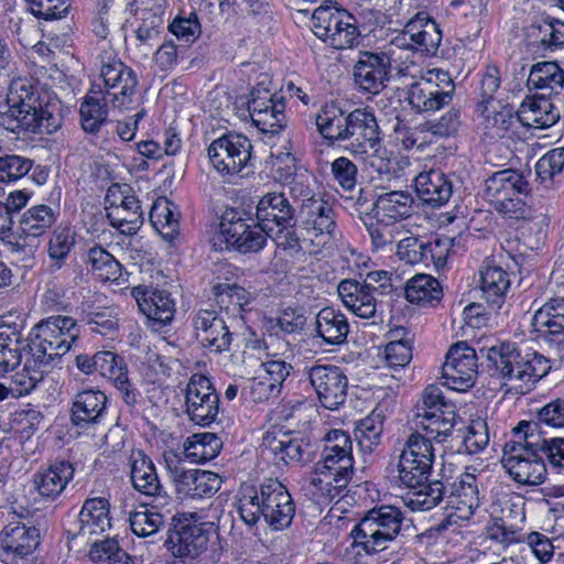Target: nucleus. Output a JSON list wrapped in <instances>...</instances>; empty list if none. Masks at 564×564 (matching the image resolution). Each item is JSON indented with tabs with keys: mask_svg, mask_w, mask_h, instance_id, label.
<instances>
[{
	"mask_svg": "<svg viewBox=\"0 0 564 564\" xmlns=\"http://www.w3.org/2000/svg\"><path fill=\"white\" fill-rule=\"evenodd\" d=\"M8 112L24 132L52 134L63 124L62 102L47 91L39 93L25 80H14L7 94Z\"/></svg>",
	"mask_w": 564,
	"mask_h": 564,
	"instance_id": "f257e3e1",
	"label": "nucleus"
},
{
	"mask_svg": "<svg viewBox=\"0 0 564 564\" xmlns=\"http://www.w3.org/2000/svg\"><path fill=\"white\" fill-rule=\"evenodd\" d=\"M480 352L485 354L508 392H530L551 369L550 360L543 355L536 351L521 354L510 343L481 348Z\"/></svg>",
	"mask_w": 564,
	"mask_h": 564,
	"instance_id": "f03ea898",
	"label": "nucleus"
},
{
	"mask_svg": "<svg viewBox=\"0 0 564 564\" xmlns=\"http://www.w3.org/2000/svg\"><path fill=\"white\" fill-rule=\"evenodd\" d=\"M242 521L254 525L263 518L272 530L288 528L295 514V505L285 486L278 479H267L259 488H246L239 498Z\"/></svg>",
	"mask_w": 564,
	"mask_h": 564,
	"instance_id": "7ed1b4c3",
	"label": "nucleus"
},
{
	"mask_svg": "<svg viewBox=\"0 0 564 564\" xmlns=\"http://www.w3.org/2000/svg\"><path fill=\"white\" fill-rule=\"evenodd\" d=\"M348 119L344 149L377 172L388 171L387 150L380 147V129L373 112L358 108L348 113Z\"/></svg>",
	"mask_w": 564,
	"mask_h": 564,
	"instance_id": "20e7f679",
	"label": "nucleus"
},
{
	"mask_svg": "<svg viewBox=\"0 0 564 564\" xmlns=\"http://www.w3.org/2000/svg\"><path fill=\"white\" fill-rule=\"evenodd\" d=\"M458 415L453 402L445 399L435 384L427 386L414 406L415 431L437 443L445 442L453 433Z\"/></svg>",
	"mask_w": 564,
	"mask_h": 564,
	"instance_id": "39448f33",
	"label": "nucleus"
},
{
	"mask_svg": "<svg viewBox=\"0 0 564 564\" xmlns=\"http://www.w3.org/2000/svg\"><path fill=\"white\" fill-rule=\"evenodd\" d=\"M403 520V512L394 506L375 507L354 527L350 535L366 554H376L388 549L397 539Z\"/></svg>",
	"mask_w": 564,
	"mask_h": 564,
	"instance_id": "423d86ee",
	"label": "nucleus"
},
{
	"mask_svg": "<svg viewBox=\"0 0 564 564\" xmlns=\"http://www.w3.org/2000/svg\"><path fill=\"white\" fill-rule=\"evenodd\" d=\"M525 431L513 430V440L505 444L502 466L514 482L520 486L542 485L547 476L544 458L535 446L529 445Z\"/></svg>",
	"mask_w": 564,
	"mask_h": 564,
	"instance_id": "0eeeda50",
	"label": "nucleus"
},
{
	"mask_svg": "<svg viewBox=\"0 0 564 564\" xmlns=\"http://www.w3.org/2000/svg\"><path fill=\"white\" fill-rule=\"evenodd\" d=\"M529 183L521 173L512 169L497 171L484 182V197L496 212L507 218L520 219L527 215L523 195Z\"/></svg>",
	"mask_w": 564,
	"mask_h": 564,
	"instance_id": "6e6552de",
	"label": "nucleus"
},
{
	"mask_svg": "<svg viewBox=\"0 0 564 564\" xmlns=\"http://www.w3.org/2000/svg\"><path fill=\"white\" fill-rule=\"evenodd\" d=\"M79 333L73 317L50 316L34 326L33 337L24 346L48 364L68 352Z\"/></svg>",
	"mask_w": 564,
	"mask_h": 564,
	"instance_id": "1a4fd4ad",
	"label": "nucleus"
},
{
	"mask_svg": "<svg viewBox=\"0 0 564 564\" xmlns=\"http://www.w3.org/2000/svg\"><path fill=\"white\" fill-rule=\"evenodd\" d=\"M94 83H100L104 101L112 109H129L135 100L137 76L112 52L100 55L99 77Z\"/></svg>",
	"mask_w": 564,
	"mask_h": 564,
	"instance_id": "9d476101",
	"label": "nucleus"
},
{
	"mask_svg": "<svg viewBox=\"0 0 564 564\" xmlns=\"http://www.w3.org/2000/svg\"><path fill=\"white\" fill-rule=\"evenodd\" d=\"M311 30L327 46L335 50L352 48L359 43L360 31L356 18L346 10L319 6L311 18Z\"/></svg>",
	"mask_w": 564,
	"mask_h": 564,
	"instance_id": "9b49d317",
	"label": "nucleus"
},
{
	"mask_svg": "<svg viewBox=\"0 0 564 564\" xmlns=\"http://www.w3.org/2000/svg\"><path fill=\"white\" fill-rule=\"evenodd\" d=\"M455 91V84L448 72L440 68L421 70L408 89V101L417 112L436 111L447 106Z\"/></svg>",
	"mask_w": 564,
	"mask_h": 564,
	"instance_id": "f8f14e48",
	"label": "nucleus"
},
{
	"mask_svg": "<svg viewBox=\"0 0 564 564\" xmlns=\"http://www.w3.org/2000/svg\"><path fill=\"white\" fill-rule=\"evenodd\" d=\"M432 471L403 460L398 463V478L408 488L402 497L404 505L412 511H426L437 506L444 498L445 486L442 481H429Z\"/></svg>",
	"mask_w": 564,
	"mask_h": 564,
	"instance_id": "ddd939ff",
	"label": "nucleus"
},
{
	"mask_svg": "<svg viewBox=\"0 0 564 564\" xmlns=\"http://www.w3.org/2000/svg\"><path fill=\"white\" fill-rule=\"evenodd\" d=\"M251 141L237 133H228L214 140L208 147V158L213 167L229 183L249 166Z\"/></svg>",
	"mask_w": 564,
	"mask_h": 564,
	"instance_id": "4468645a",
	"label": "nucleus"
},
{
	"mask_svg": "<svg viewBox=\"0 0 564 564\" xmlns=\"http://www.w3.org/2000/svg\"><path fill=\"white\" fill-rule=\"evenodd\" d=\"M397 62V51L388 52L360 51L352 67V78L359 91L378 95L390 79L392 63Z\"/></svg>",
	"mask_w": 564,
	"mask_h": 564,
	"instance_id": "2eb2a0df",
	"label": "nucleus"
},
{
	"mask_svg": "<svg viewBox=\"0 0 564 564\" xmlns=\"http://www.w3.org/2000/svg\"><path fill=\"white\" fill-rule=\"evenodd\" d=\"M267 79L264 76V79L251 89L248 111L252 123L260 132L274 135L285 129L288 118L283 99L263 86Z\"/></svg>",
	"mask_w": 564,
	"mask_h": 564,
	"instance_id": "dca6fc26",
	"label": "nucleus"
},
{
	"mask_svg": "<svg viewBox=\"0 0 564 564\" xmlns=\"http://www.w3.org/2000/svg\"><path fill=\"white\" fill-rule=\"evenodd\" d=\"M220 232L226 242L241 253L262 250L270 234L257 218H243L234 209L224 213Z\"/></svg>",
	"mask_w": 564,
	"mask_h": 564,
	"instance_id": "f3484780",
	"label": "nucleus"
},
{
	"mask_svg": "<svg viewBox=\"0 0 564 564\" xmlns=\"http://www.w3.org/2000/svg\"><path fill=\"white\" fill-rule=\"evenodd\" d=\"M299 214L306 235L303 242L310 241L314 247L310 253H318L335 237L337 224L334 207L324 198L314 199L301 205Z\"/></svg>",
	"mask_w": 564,
	"mask_h": 564,
	"instance_id": "a211bd4d",
	"label": "nucleus"
},
{
	"mask_svg": "<svg viewBox=\"0 0 564 564\" xmlns=\"http://www.w3.org/2000/svg\"><path fill=\"white\" fill-rule=\"evenodd\" d=\"M166 470L181 499H202L214 496L221 486V478L213 471L185 469L174 457H165Z\"/></svg>",
	"mask_w": 564,
	"mask_h": 564,
	"instance_id": "6ab92c4d",
	"label": "nucleus"
},
{
	"mask_svg": "<svg viewBox=\"0 0 564 564\" xmlns=\"http://www.w3.org/2000/svg\"><path fill=\"white\" fill-rule=\"evenodd\" d=\"M441 42L442 31L438 24L426 11H420L406 22L402 33L391 44L424 56H435Z\"/></svg>",
	"mask_w": 564,
	"mask_h": 564,
	"instance_id": "aec40b11",
	"label": "nucleus"
},
{
	"mask_svg": "<svg viewBox=\"0 0 564 564\" xmlns=\"http://www.w3.org/2000/svg\"><path fill=\"white\" fill-rule=\"evenodd\" d=\"M110 503L104 497L85 500L77 519L67 529V540L77 545L88 544L93 538L101 535L110 529Z\"/></svg>",
	"mask_w": 564,
	"mask_h": 564,
	"instance_id": "412c9836",
	"label": "nucleus"
},
{
	"mask_svg": "<svg viewBox=\"0 0 564 564\" xmlns=\"http://www.w3.org/2000/svg\"><path fill=\"white\" fill-rule=\"evenodd\" d=\"M303 372L325 409L337 410L345 403L348 379L341 368L334 365H314L305 367Z\"/></svg>",
	"mask_w": 564,
	"mask_h": 564,
	"instance_id": "4be33fe9",
	"label": "nucleus"
},
{
	"mask_svg": "<svg viewBox=\"0 0 564 564\" xmlns=\"http://www.w3.org/2000/svg\"><path fill=\"white\" fill-rule=\"evenodd\" d=\"M185 412L197 425L207 426L219 415V395L209 378L194 373L185 389Z\"/></svg>",
	"mask_w": 564,
	"mask_h": 564,
	"instance_id": "5701e85b",
	"label": "nucleus"
},
{
	"mask_svg": "<svg viewBox=\"0 0 564 564\" xmlns=\"http://www.w3.org/2000/svg\"><path fill=\"white\" fill-rule=\"evenodd\" d=\"M106 212L110 226L126 236L135 235L144 223L143 212L139 199L130 194V189L122 192L120 186L113 185L106 194Z\"/></svg>",
	"mask_w": 564,
	"mask_h": 564,
	"instance_id": "b1692460",
	"label": "nucleus"
},
{
	"mask_svg": "<svg viewBox=\"0 0 564 564\" xmlns=\"http://www.w3.org/2000/svg\"><path fill=\"white\" fill-rule=\"evenodd\" d=\"M476 350L465 341L451 347L442 366L444 384L452 390L466 391L476 382L478 375Z\"/></svg>",
	"mask_w": 564,
	"mask_h": 564,
	"instance_id": "393cba45",
	"label": "nucleus"
},
{
	"mask_svg": "<svg viewBox=\"0 0 564 564\" xmlns=\"http://www.w3.org/2000/svg\"><path fill=\"white\" fill-rule=\"evenodd\" d=\"M131 296L153 327L165 326L174 319L175 301L169 291L140 284L131 289Z\"/></svg>",
	"mask_w": 564,
	"mask_h": 564,
	"instance_id": "a878e982",
	"label": "nucleus"
},
{
	"mask_svg": "<svg viewBox=\"0 0 564 564\" xmlns=\"http://www.w3.org/2000/svg\"><path fill=\"white\" fill-rule=\"evenodd\" d=\"M192 325L197 341L214 352L227 351L230 348L232 334L214 310H198L193 314Z\"/></svg>",
	"mask_w": 564,
	"mask_h": 564,
	"instance_id": "bb28decb",
	"label": "nucleus"
},
{
	"mask_svg": "<svg viewBox=\"0 0 564 564\" xmlns=\"http://www.w3.org/2000/svg\"><path fill=\"white\" fill-rule=\"evenodd\" d=\"M480 498L477 478L468 469L452 485L447 497V517L453 522L469 520L479 507Z\"/></svg>",
	"mask_w": 564,
	"mask_h": 564,
	"instance_id": "cd10ccee",
	"label": "nucleus"
},
{
	"mask_svg": "<svg viewBox=\"0 0 564 564\" xmlns=\"http://www.w3.org/2000/svg\"><path fill=\"white\" fill-rule=\"evenodd\" d=\"M130 479L132 487L141 495L153 497L161 503L167 500L154 463L142 451L132 453L130 457Z\"/></svg>",
	"mask_w": 564,
	"mask_h": 564,
	"instance_id": "c85d7f7f",
	"label": "nucleus"
},
{
	"mask_svg": "<svg viewBox=\"0 0 564 564\" xmlns=\"http://www.w3.org/2000/svg\"><path fill=\"white\" fill-rule=\"evenodd\" d=\"M307 444L299 437L280 429H272L264 433L261 448L268 451L276 464L299 465L303 462Z\"/></svg>",
	"mask_w": 564,
	"mask_h": 564,
	"instance_id": "c756f323",
	"label": "nucleus"
},
{
	"mask_svg": "<svg viewBox=\"0 0 564 564\" xmlns=\"http://www.w3.org/2000/svg\"><path fill=\"white\" fill-rule=\"evenodd\" d=\"M352 474L339 469L326 468L317 463L308 478V490L317 502H329L340 497L348 486Z\"/></svg>",
	"mask_w": 564,
	"mask_h": 564,
	"instance_id": "7c9ffc66",
	"label": "nucleus"
},
{
	"mask_svg": "<svg viewBox=\"0 0 564 564\" xmlns=\"http://www.w3.org/2000/svg\"><path fill=\"white\" fill-rule=\"evenodd\" d=\"M295 210L283 193L270 192L258 202L256 217L270 231L294 223Z\"/></svg>",
	"mask_w": 564,
	"mask_h": 564,
	"instance_id": "2f4dec72",
	"label": "nucleus"
},
{
	"mask_svg": "<svg viewBox=\"0 0 564 564\" xmlns=\"http://www.w3.org/2000/svg\"><path fill=\"white\" fill-rule=\"evenodd\" d=\"M322 460L326 468L354 474L352 440L343 430L329 431L325 438Z\"/></svg>",
	"mask_w": 564,
	"mask_h": 564,
	"instance_id": "473e14b6",
	"label": "nucleus"
},
{
	"mask_svg": "<svg viewBox=\"0 0 564 564\" xmlns=\"http://www.w3.org/2000/svg\"><path fill=\"white\" fill-rule=\"evenodd\" d=\"M532 326L550 341L564 343V297H552L536 310Z\"/></svg>",
	"mask_w": 564,
	"mask_h": 564,
	"instance_id": "72a5a7b5",
	"label": "nucleus"
},
{
	"mask_svg": "<svg viewBox=\"0 0 564 564\" xmlns=\"http://www.w3.org/2000/svg\"><path fill=\"white\" fill-rule=\"evenodd\" d=\"M208 538L203 529L195 524H184L169 530L166 547L178 557H196L207 549Z\"/></svg>",
	"mask_w": 564,
	"mask_h": 564,
	"instance_id": "f704fd0d",
	"label": "nucleus"
},
{
	"mask_svg": "<svg viewBox=\"0 0 564 564\" xmlns=\"http://www.w3.org/2000/svg\"><path fill=\"white\" fill-rule=\"evenodd\" d=\"M107 397L100 390L87 389L75 395L72 405V422L85 427L98 424L106 413Z\"/></svg>",
	"mask_w": 564,
	"mask_h": 564,
	"instance_id": "c9c22d12",
	"label": "nucleus"
},
{
	"mask_svg": "<svg viewBox=\"0 0 564 564\" xmlns=\"http://www.w3.org/2000/svg\"><path fill=\"white\" fill-rule=\"evenodd\" d=\"M517 118L525 127L544 129L558 121L560 112L549 98L531 96L521 102Z\"/></svg>",
	"mask_w": 564,
	"mask_h": 564,
	"instance_id": "e433bc0d",
	"label": "nucleus"
},
{
	"mask_svg": "<svg viewBox=\"0 0 564 564\" xmlns=\"http://www.w3.org/2000/svg\"><path fill=\"white\" fill-rule=\"evenodd\" d=\"M415 189L419 198L434 207L448 202L453 194V184L441 170L422 172L415 177Z\"/></svg>",
	"mask_w": 564,
	"mask_h": 564,
	"instance_id": "4c0bfd02",
	"label": "nucleus"
},
{
	"mask_svg": "<svg viewBox=\"0 0 564 564\" xmlns=\"http://www.w3.org/2000/svg\"><path fill=\"white\" fill-rule=\"evenodd\" d=\"M343 304L361 318L373 317L377 312V300L367 285L357 280H343L337 288Z\"/></svg>",
	"mask_w": 564,
	"mask_h": 564,
	"instance_id": "58836bf2",
	"label": "nucleus"
},
{
	"mask_svg": "<svg viewBox=\"0 0 564 564\" xmlns=\"http://www.w3.org/2000/svg\"><path fill=\"white\" fill-rule=\"evenodd\" d=\"M393 398L381 401L369 415L360 420L355 436L362 452L371 453L380 444L386 413L393 405Z\"/></svg>",
	"mask_w": 564,
	"mask_h": 564,
	"instance_id": "ea45409f",
	"label": "nucleus"
},
{
	"mask_svg": "<svg viewBox=\"0 0 564 564\" xmlns=\"http://www.w3.org/2000/svg\"><path fill=\"white\" fill-rule=\"evenodd\" d=\"M413 198L403 191H392L380 194L372 204L368 215L379 218L381 221L401 224L412 214Z\"/></svg>",
	"mask_w": 564,
	"mask_h": 564,
	"instance_id": "a19ab883",
	"label": "nucleus"
},
{
	"mask_svg": "<svg viewBox=\"0 0 564 564\" xmlns=\"http://www.w3.org/2000/svg\"><path fill=\"white\" fill-rule=\"evenodd\" d=\"M22 368L11 379V394L22 397L33 391L44 378L43 367L47 365L44 359L35 356L23 345Z\"/></svg>",
	"mask_w": 564,
	"mask_h": 564,
	"instance_id": "79ce46f5",
	"label": "nucleus"
},
{
	"mask_svg": "<svg viewBox=\"0 0 564 564\" xmlns=\"http://www.w3.org/2000/svg\"><path fill=\"white\" fill-rule=\"evenodd\" d=\"M528 36L535 52L546 55L564 46V22L547 17L531 24Z\"/></svg>",
	"mask_w": 564,
	"mask_h": 564,
	"instance_id": "37998d69",
	"label": "nucleus"
},
{
	"mask_svg": "<svg viewBox=\"0 0 564 564\" xmlns=\"http://www.w3.org/2000/svg\"><path fill=\"white\" fill-rule=\"evenodd\" d=\"M40 530L21 522L10 523L1 532L2 546L20 556L32 554L40 545Z\"/></svg>",
	"mask_w": 564,
	"mask_h": 564,
	"instance_id": "c03bdc74",
	"label": "nucleus"
},
{
	"mask_svg": "<svg viewBox=\"0 0 564 564\" xmlns=\"http://www.w3.org/2000/svg\"><path fill=\"white\" fill-rule=\"evenodd\" d=\"M519 431H525L529 437V445L535 446L538 453L547 459L553 468H564V438L563 437H541L539 424L534 422L521 421L518 424Z\"/></svg>",
	"mask_w": 564,
	"mask_h": 564,
	"instance_id": "a18cd8bd",
	"label": "nucleus"
},
{
	"mask_svg": "<svg viewBox=\"0 0 564 564\" xmlns=\"http://www.w3.org/2000/svg\"><path fill=\"white\" fill-rule=\"evenodd\" d=\"M142 8L137 10L135 36L141 44L152 45L160 39L164 29V3L152 2L151 6L142 0Z\"/></svg>",
	"mask_w": 564,
	"mask_h": 564,
	"instance_id": "49530a36",
	"label": "nucleus"
},
{
	"mask_svg": "<svg viewBox=\"0 0 564 564\" xmlns=\"http://www.w3.org/2000/svg\"><path fill=\"white\" fill-rule=\"evenodd\" d=\"M74 468L68 462H55L34 476V484L41 496L55 498L65 489L73 478Z\"/></svg>",
	"mask_w": 564,
	"mask_h": 564,
	"instance_id": "de8ad7c7",
	"label": "nucleus"
},
{
	"mask_svg": "<svg viewBox=\"0 0 564 564\" xmlns=\"http://www.w3.org/2000/svg\"><path fill=\"white\" fill-rule=\"evenodd\" d=\"M315 325L317 336L328 345L343 344L349 333V324L345 314L329 306L317 313Z\"/></svg>",
	"mask_w": 564,
	"mask_h": 564,
	"instance_id": "09e8293b",
	"label": "nucleus"
},
{
	"mask_svg": "<svg viewBox=\"0 0 564 564\" xmlns=\"http://www.w3.org/2000/svg\"><path fill=\"white\" fill-rule=\"evenodd\" d=\"M477 109L484 120L485 134L490 139L506 137L514 123L512 108L498 100H489Z\"/></svg>",
	"mask_w": 564,
	"mask_h": 564,
	"instance_id": "8fccbe9b",
	"label": "nucleus"
},
{
	"mask_svg": "<svg viewBox=\"0 0 564 564\" xmlns=\"http://www.w3.org/2000/svg\"><path fill=\"white\" fill-rule=\"evenodd\" d=\"M111 105L104 101L100 83H93L89 93L80 105V122L86 132L96 133L106 122Z\"/></svg>",
	"mask_w": 564,
	"mask_h": 564,
	"instance_id": "3c124183",
	"label": "nucleus"
},
{
	"mask_svg": "<svg viewBox=\"0 0 564 564\" xmlns=\"http://www.w3.org/2000/svg\"><path fill=\"white\" fill-rule=\"evenodd\" d=\"M510 284V275L501 267L488 264L480 271L482 296L492 307H501Z\"/></svg>",
	"mask_w": 564,
	"mask_h": 564,
	"instance_id": "603ef678",
	"label": "nucleus"
},
{
	"mask_svg": "<svg viewBox=\"0 0 564 564\" xmlns=\"http://www.w3.org/2000/svg\"><path fill=\"white\" fill-rule=\"evenodd\" d=\"M58 215L57 207L45 204L32 206L22 214L19 220L20 230L25 237H41L52 228Z\"/></svg>",
	"mask_w": 564,
	"mask_h": 564,
	"instance_id": "864d4df0",
	"label": "nucleus"
},
{
	"mask_svg": "<svg viewBox=\"0 0 564 564\" xmlns=\"http://www.w3.org/2000/svg\"><path fill=\"white\" fill-rule=\"evenodd\" d=\"M405 297L420 306H435L443 297V289L437 279L429 274H416L405 288Z\"/></svg>",
	"mask_w": 564,
	"mask_h": 564,
	"instance_id": "5fc2aeb1",
	"label": "nucleus"
},
{
	"mask_svg": "<svg viewBox=\"0 0 564 564\" xmlns=\"http://www.w3.org/2000/svg\"><path fill=\"white\" fill-rule=\"evenodd\" d=\"M435 459L432 441L415 431L409 435L399 460L408 462L419 469L432 471Z\"/></svg>",
	"mask_w": 564,
	"mask_h": 564,
	"instance_id": "6e6d98bb",
	"label": "nucleus"
},
{
	"mask_svg": "<svg viewBox=\"0 0 564 564\" xmlns=\"http://www.w3.org/2000/svg\"><path fill=\"white\" fill-rule=\"evenodd\" d=\"M364 225L370 237L373 251H383L403 235L409 234V230L402 224L381 221V219L373 218L371 215H367Z\"/></svg>",
	"mask_w": 564,
	"mask_h": 564,
	"instance_id": "4d7b16f0",
	"label": "nucleus"
},
{
	"mask_svg": "<svg viewBox=\"0 0 564 564\" xmlns=\"http://www.w3.org/2000/svg\"><path fill=\"white\" fill-rule=\"evenodd\" d=\"M152 226L167 241H173L180 232L178 213L175 205L161 198L154 202L149 214Z\"/></svg>",
	"mask_w": 564,
	"mask_h": 564,
	"instance_id": "13d9d810",
	"label": "nucleus"
},
{
	"mask_svg": "<svg viewBox=\"0 0 564 564\" xmlns=\"http://www.w3.org/2000/svg\"><path fill=\"white\" fill-rule=\"evenodd\" d=\"M223 448V441L215 433H195L184 444V454L192 462L202 464L214 459Z\"/></svg>",
	"mask_w": 564,
	"mask_h": 564,
	"instance_id": "bf43d9fd",
	"label": "nucleus"
},
{
	"mask_svg": "<svg viewBox=\"0 0 564 564\" xmlns=\"http://www.w3.org/2000/svg\"><path fill=\"white\" fill-rule=\"evenodd\" d=\"M348 120V113L339 107L334 104L326 105L316 116V127L323 138L332 142H343Z\"/></svg>",
	"mask_w": 564,
	"mask_h": 564,
	"instance_id": "052dcab7",
	"label": "nucleus"
},
{
	"mask_svg": "<svg viewBox=\"0 0 564 564\" xmlns=\"http://www.w3.org/2000/svg\"><path fill=\"white\" fill-rule=\"evenodd\" d=\"M86 263L91 272L104 282L117 281L121 276L120 262L105 248L94 246L87 250Z\"/></svg>",
	"mask_w": 564,
	"mask_h": 564,
	"instance_id": "680f3d73",
	"label": "nucleus"
},
{
	"mask_svg": "<svg viewBox=\"0 0 564 564\" xmlns=\"http://www.w3.org/2000/svg\"><path fill=\"white\" fill-rule=\"evenodd\" d=\"M528 85L536 89H549V94H557L564 86V72L554 62L538 63L530 70Z\"/></svg>",
	"mask_w": 564,
	"mask_h": 564,
	"instance_id": "e2e57ef3",
	"label": "nucleus"
},
{
	"mask_svg": "<svg viewBox=\"0 0 564 564\" xmlns=\"http://www.w3.org/2000/svg\"><path fill=\"white\" fill-rule=\"evenodd\" d=\"M129 522L132 532L138 536H150L156 533L165 523L164 516L154 508L141 507L130 513Z\"/></svg>",
	"mask_w": 564,
	"mask_h": 564,
	"instance_id": "0e129e2a",
	"label": "nucleus"
},
{
	"mask_svg": "<svg viewBox=\"0 0 564 564\" xmlns=\"http://www.w3.org/2000/svg\"><path fill=\"white\" fill-rule=\"evenodd\" d=\"M102 377L113 382L115 387L120 391L121 398L126 404L131 406L137 403L139 393L131 387L128 379L127 366L122 357L119 356Z\"/></svg>",
	"mask_w": 564,
	"mask_h": 564,
	"instance_id": "69168bd1",
	"label": "nucleus"
},
{
	"mask_svg": "<svg viewBox=\"0 0 564 564\" xmlns=\"http://www.w3.org/2000/svg\"><path fill=\"white\" fill-rule=\"evenodd\" d=\"M23 345L19 336L14 335L12 338L0 332V376H4L21 364Z\"/></svg>",
	"mask_w": 564,
	"mask_h": 564,
	"instance_id": "338daca9",
	"label": "nucleus"
},
{
	"mask_svg": "<svg viewBox=\"0 0 564 564\" xmlns=\"http://www.w3.org/2000/svg\"><path fill=\"white\" fill-rule=\"evenodd\" d=\"M564 167V148H555L545 153L535 164V173L540 182L549 185L553 177Z\"/></svg>",
	"mask_w": 564,
	"mask_h": 564,
	"instance_id": "774afa93",
	"label": "nucleus"
}]
</instances>
